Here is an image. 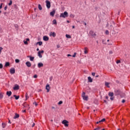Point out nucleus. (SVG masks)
I'll use <instances>...</instances> for the list:
<instances>
[{"label": "nucleus", "mask_w": 130, "mask_h": 130, "mask_svg": "<svg viewBox=\"0 0 130 130\" xmlns=\"http://www.w3.org/2000/svg\"><path fill=\"white\" fill-rule=\"evenodd\" d=\"M44 53V51L43 50L39 51L38 52V56H39V57H40V58H42V55H41V54Z\"/></svg>", "instance_id": "obj_3"}, {"label": "nucleus", "mask_w": 130, "mask_h": 130, "mask_svg": "<svg viewBox=\"0 0 130 130\" xmlns=\"http://www.w3.org/2000/svg\"><path fill=\"white\" fill-rule=\"evenodd\" d=\"M37 51H39V48L37 49Z\"/></svg>", "instance_id": "obj_62"}, {"label": "nucleus", "mask_w": 130, "mask_h": 130, "mask_svg": "<svg viewBox=\"0 0 130 130\" xmlns=\"http://www.w3.org/2000/svg\"><path fill=\"white\" fill-rule=\"evenodd\" d=\"M106 35H108L109 34V31L108 30H106Z\"/></svg>", "instance_id": "obj_37"}, {"label": "nucleus", "mask_w": 130, "mask_h": 130, "mask_svg": "<svg viewBox=\"0 0 130 130\" xmlns=\"http://www.w3.org/2000/svg\"><path fill=\"white\" fill-rule=\"evenodd\" d=\"M113 92H109V96H110V97H113Z\"/></svg>", "instance_id": "obj_23"}, {"label": "nucleus", "mask_w": 130, "mask_h": 130, "mask_svg": "<svg viewBox=\"0 0 130 130\" xmlns=\"http://www.w3.org/2000/svg\"><path fill=\"white\" fill-rule=\"evenodd\" d=\"M25 40H26V41H30V39H25Z\"/></svg>", "instance_id": "obj_51"}, {"label": "nucleus", "mask_w": 130, "mask_h": 130, "mask_svg": "<svg viewBox=\"0 0 130 130\" xmlns=\"http://www.w3.org/2000/svg\"><path fill=\"white\" fill-rule=\"evenodd\" d=\"M50 80L52 81V77H51L50 78Z\"/></svg>", "instance_id": "obj_56"}, {"label": "nucleus", "mask_w": 130, "mask_h": 130, "mask_svg": "<svg viewBox=\"0 0 130 130\" xmlns=\"http://www.w3.org/2000/svg\"><path fill=\"white\" fill-rule=\"evenodd\" d=\"M104 101L105 103H107V101H106L105 100H104Z\"/></svg>", "instance_id": "obj_59"}, {"label": "nucleus", "mask_w": 130, "mask_h": 130, "mask_svg": "<svg viewBox=\"0 0 130 130\" xmlns=\"http://www.w3.org/2000/svg\"><path fill=\"white\" fill-rule=\"evenodd\" d=\"M57 24V22H56V20L54 19L53 20V25H56Z\"/></svg>", "instance_id": "obj_24"}, {"label": "nucleus", "mask_w": 130, "mask_h": 130, "mask_svg": "<svg viewBox=\"0 0 130 130\" xmlns=\"http://www.w3.org/2000/svg\"><path fill=\"white\" fill-rule=\"evenodd\" d=\"M98 123H100V121H99L96 122V124H98Z\"/></svg>", "instance_id": "obj_58"}, {"label": "nucleus", "mask_w": 130, "mask_h": 130, "mask_svg": "<svg viewBox=\"0 0 130 130\" xmlns=\"http://www.w3.org/2000/svg\"><path fill=\"white\" fill-rule=\"evenodd\" d=\"M66 37H67V38H72V37H71V36H70V35H68V34H67V35H66Z\"/></svg>", "instance_id": "obj_30"}, {"label": "nucleus", "mask_w": 130, "mask_h": 130, "mask_svg": "<svg viewBox=\"0 0 130 130\" xmlns=\"http://www.w3.org/2000/svg\"><path fill=\"white\" fill-rule=\"evenodd\" d=\"M49 36H53V37H55L56 36V34L54 32H51L49 34Z\"/></svg>", "instance_id": "obj_9"}, {"label": "nucleus", "mask_w": 130, "mask_h": 130, "mask_svg": "<svg viewBox=\"0 0 130 130\" xmlns=\"http://www.w3.org/2000/svg\"><path fill=\"white\" fill-rule=\"evenodd\" d=\"M88 81L90 82V83H92V82H93V79H92L91 77H88Z\"/></svg>", "instance_id": "obj_17"}, {"label": "nucleus", "mask_w": 130, "mask_h": 130, "mask_svg": "<svg viewBox=\"0 0 130 130\" xmlns=\"http://www.w3.org/2000/svg\"><path fill=\"white\" fill-rule=\"evenodd\" d=\"M89 34H90V35H92L93 36V35H95V34H94V32H93V31L91 30L89 32Z\"/></svg>", "instance_id": "obj_26"}, {"label": "nucleus", "mask_w": 130, "mask_h": 130, "mask_svg": "<svg viewBox=\"0 0 130 130\" xmlns=\"http://www.w3.org/2000/svg\"><path fill=\"white\" fill-rule=\"evenodd\" d=\"M100 128H101V127H98L95 128L94 129V130H98V129H100Z\"/></svg>", "instance_id": "obj_41"}, {"label": "nucleus", "mask_w": 130, "mask_h": 130, "mask_svg": "<svg viewBox=\"0 0 130 130\" xmlns=\"http://www.w3.org/2000/svg\"><path fill=\"white\" fill-rule=\"evenodd\" d=\"M62 123L64 125V126H69V121L66 120H63L62 122Z\"/></svg>", "instance_id": "obj_4"}, {"label": "nucleus", "mask_w": 130, "mask_h": 130, "mask_svg": "<svg viewBox=\"0 0 130 130\" xmlns=\"http://www.w3.org/2000/svg\"><path fill=\"white\" fill-rule=\"evenodd\" d=\"M104 121H105V118H103L101 120H100V122H104Z\"/></svg>", "instance_id": "obj_31"}, {"label": "nucleus", "mask_w": 130, "mask_h": 130, "mask_svg": "<svg viewBox=\"0 0 130 130\" xmlns=\"http://www.w3.org/2000/svg\"><path fill=\"white\" fill-rule=\"evenodd\" d=\"M25 100H27L28 98H29V96H28V93H25Z\"/></svg>", "instance_id": "obj_28"}, {"label": "nucleus", "mask_w": 130, "mask_h": 130, "mask_svg": "<svg viewBox=\"0 0 130 130\" xmlns=\"http://www.w3.org/2000/svg\"><path fill=\"white\" fill-rule=\"evenodd\" d=\"M46 89L47 92H49V89H50V87H49V85L48 84L46 85Z\"/></svg>", "instance_id": "obj_14"}, {"label": "nucleus", "mask_w": 130, "mask_h": 130, "mask_svg": "<svg viewBox=\"0 0 130 130\" xmlns=\"http://www.w3.org/2000/svg\"><path fill=\"white\" fill-rule=\"evenodd\" d=\"M76 54H77V53H74V55H72L73 57H76Z\"/></svg>", "instance_id": "obj_39"}, {"label": "nucleus", "mask_w": 130, "mask_h": 130, "mask_svg": "<svg viewBox=\"0 0 130 130\" xmlns=\"http://www.w3.org/2000/svg\"><path fill=\"white\" fill-rule=\"evenodd\" d=\"M22 112H26V110H23Z\"/></svg>", "instance_id": "obj_63"}, {"label": "nucleus", "mask_w": 130, "mask_h": 130, "mask_svg": "<svg viewBox=\"0 0 130 130\" xmlns=\"http://www.w3.org/2000/svg\"><path fill=\"white\" fill-rule=\"evenodd\" d=\"M72 28H73V29H75V26L73 25V26H72Z\"/></svg>", "instance_id": "obj_61"}, {"label": "nucleus", "mask_w": 130, "mask_h": 130, "mask_svg": "<svg viewBox=\"0 0 130 130\" xmlns=\"http://www.w3.org/2000/svg\"><path fill=\"white\" fill-rule=\"evenodd\" d=\"M37 44H39V45L40 46H41V45H42V44H43V43H42V42L40 41V42H37Z\"/></svg>", "instance_id": "obj_22"}, {"label": "nucleus", "mask_w": 130, "mask_h": 130, "mask_svg": "<svg viewBox=\"0 0 130 130\" xmlns=\"http://www.w3.org/2000/svg\"><path fill=\"white\" fill-rule=\"evenodd\" d=\"M4 97V95L3 94L0 93V99H3V98Z\"/></svg>", "instance_id": "obj_34"}, {"label": "nucleus", "mask_w": 130, "mask_h": 130, "mask_svg": "<svg viewBox=\"0 0 130 130\" xmlns=\"http://www.w3.org/2000/svg\"><path fill=\"white\" fill-rule=\"evenodd\" d=\"M68 17H69V13H68L67 11L64 12L63 13H61L60 15V18H67Z\"/></svg>", "instance_id": "obj_1"}, {"label": "nucleus", "mask_w": 130, "mask_h": 130, "mask_svg": "<svg viewBox=\"0 0 130 130\" xmlns=\"http://www.w3.org/2000/svg\"><path fill=\"white\" fill-rule=\"evenodd\" d=\"M82 97L83 100H85V101H88V95H86V93H85V92H82Z\"/></svg>", "instance_id": "obj_2"}, {"label": "nucleus", "mask_w": 130, "mask_h": 130, "mask_svg": "<svg viewBox=\"0 0 130 130\" xmlns=\"http://www.w3.org/2000/svg\"><path fill=\"white\" fill-rule=\"evenodd\" d=\"M38 8H39V9L41 11V10H42V7H41V5H40V4H39L38 5Z\"/></svg>", "instance_id": "obj_25"}, {"label": "nucleus", "mask_w": 130, "mask_h": 130, "mask_svg": "<svg viewBox=\"0 0 130 130\" xmlns=\"http://www.w3.org/2000/svg\"><path fill=\"white\" fill-rule=\"evenodd\" d=\"M13 5V1L10 0V3L8 4V6H12Z\"/></svg>", "instance_id": "obj_27"}, {"label": "nucleus", "mask_w": 130, "mask_h": 130, "mask_svg": "<svg viewBox=\"0 0 130 130\" xmlns=\"http://www.w3.org/2000/svg\"><path fill=\"white\" fill-rule=\"evenodd\" d=\"M15 62L16 63H18L20 62V60H19L18 59H15Z\"/></svg>", "instance_id": "obj_32"}, {"label": "nucleus", "mask_w": 130, "mask_h": 130, "mask_svg": "<svg viewBox=\"0 0 130 130\" xmlns=\"http://www.w3.org/2000/svg\"><path fill=\"white\" fill-rule=\"evenodd\" d=\"M34 104H35L36 106H37V105H38V104L36 102L34 103Z\"/></svg>", "instance_id": "obj_46"}, {"label": "nucleus", "mask_w": 130, "mask_h": 130, "mask_svg": "<svg viewBox=\"0 0 130 130\" xmlns=\"http://www.w3.org/2000/svg\"><path fill=\"white\" fill-rule=\"evenodd\" d=\"M84 53L85 54H87V53H88V49L87 48H84Z\"/></svg>", "instance_id": "obj_20"}, {"label": "nucleus", "mask_w": 130, "mask_h": 130, "mask_svg": "<svg viewBox=\"0 0 130 130\" xmlns=\"http://www.w3.org/2000/svg\"><path fill=\"white\" fill-rule=\"evenodd\" d=\"M3 68V64L0 63V69H2Z\"/></svg>", "instance_id": "obj_47"}, {"label": "nucleus", "mask_w": 130, "mask_h": 130, "mask_svg": "<svg viewBox=\"0 0 130 130\" xmlns=\"http://www.w3.org/2000/svg\"><path fill=\"white\" fill-rule=\"evenodd\" d=\"M20 117V115L17 113L15 114L14 117H13L14 119H16V118H19Z\"/></svg>", "instance_id": "obj_12"}, {"label": "nucleus", "mask_w": 130, "mask_h": 130, "mask_svg": "<svg viewBox=\"0 0 130 130\" xmlns=\"http://www.w3.org/2000/svg\"><path fill=\"white\" fill-rule=\"evenodd\" d=\"M106 99H108V96H106Z\"/></svg>", "instance_id": "obj_64"}, {"label": "nucleus", "mask_w": 130, "mask_h": 130, "mask_svg": "<svg viewBox=\"0 0 130 130\" xmlns=\"http://www.w3.org/2000/svg\"><path fill=\"white\" fill-rule=\"evenodd\" d=\"M42 67H43V64L41 62H39L38 64V68H42Z\"/></svg>", "instance_id": "obj_15"}, {"label": "nucleus", "mask_w": 130, "mask_h": 130, "mask_svg": "<svg viewBox=\"0 0 130 130\" xmlns=\"http://www.w3.org/2000/svg\"><path fill=\"white\" fill-rule=\"evenodd\" d=\"M3 47H0V54L2 53V50H3Z\"/></svg>", "instance_id": "obj_38"}, {"label": "nucleus", "mask_w": 130, "mask_h": 130, "mask_svg": "<svg viewBox=\"0 0 130 130\" xmlns=\"http://www.w3.org/2000/svg\"><path fill=\"white\" fill-rule=\"evenodd\" d=\"M55 108L54 107H52V109H55Z\"/></svg>", "instance_id": "obj_60"}, {"label": "nucleus", "mask_w": 130, "mask_h": 130, "mask_svg": "<svg viewBox=\"0 0 130 130\" xmlns=\"http://www.w3.org/2000/svg\"><path fill=\"white\" fill-rule=\"evenodd\" d=\"M46 7L47 9H50L51 5H50V2L48 1H46Z\"/></svg>", "instance_id": "obj_5"}, {"label": "nucleus", "mask_w": 130, "mask_h": 130, "mask_svg": "<svg viewBox=\"0 0 130 130\" xmlns=\"http://www.w3.org/2000/svg\"><path fill=\"white\" fill-rule=\"evenodd\" d=\"M70 17H71V18H74L75 17V15H74L73 14H71L70 15Z\"/></svg>", "instance_id": "obj_44"}, {"label": "nucleus", "mask_w": 130, "mask_h": 130, "mask_svg": "<svg viewBox=\"0 0 130 130\" xmlns=\"http://www.w3.org/2000/svg\"><path fill=\"white\" fill-rule=\"evenodd\" d=\"M124 102H125V100H123L122 101V103H124Z\"/></svg>", "instance_id": "obj_52"}, {"label": "nucleus", "mask_w": 130, "mask_h": 130, "mask_svg": "<svg viewBox=\"0 0 130 130\" xmlns=\"http://www.w3.org/2000/svg\"><path fill=\"white\" fill-rule=\"evenodd\" d=\"M62 103V101H59L58 103L59 105H60Z\"/></svg>", "instance_id": "obj_40"}, {"label": "nucleus", "mask_w": 130, "mask_h": 130, "mask_svg": "<svg viewBox=\"0 0 130 130\" xmlns=\"http://www.w3.org/2000/svg\"><path fill=\"white\" fill-rule=\"evenodd\" d=\"M55 14V10H53V11L51 12L50 13V16H52V17H53L54 15Z\"/></svg>", "instance_id": "obj_11"}, {"label": "nucleus", "mask_w": 130, "mask_h": 130, "mask_svg": "<svg viewBox=\"0 0 130 130\" xmlns=\"http://www.w3.org/2000/svg\"><path fill=\"white\" fill-rule=\"evenodd\" d=\"M109 82H105V86L107 87L108 88H110V86H109Z\"/></svg>", "instance_id": "obj_18"}, {"label": "nucleus", "mask_w": 130, "mask_h": 130, "mask_svg": "<svg viewBox=\"0 0 130 130\" xmlns=\"http://www.w3.org/2000/svg\"><path fill=\"white\" fill-rule=\"evenodd\" d=\"M91 75H92V76H93V77L95 76V73H94V72H93V73H91Z\"/></svg>", "instance_id": "obj_48"}, {"label": "nucleus", "mask_w": 130, "mask_h": 130, "mask_svg": "<svg viewBox=\"0 0 130 130\" xmlns=\"http://www.w3.org/2000/svg\"><path fill=\"white\" fill-rule=\"evenodd\" d=\"M7 6H6L5 8H4V10L6 11V10H7Z\"/></svg>", "instance_id": "obj_54"}, {"label": "nucleus", "mask_w": 130, "mask_h": 130, "mask_svg": "<svg viewBox=\"0 0 130 130\" xmlns=\"http://www.w3.org/2000/svg\"><path fill=\"white\" fill-rule=\"evenodd\" d=\"M109 53L110 54H112L113 53V52L112 51H109Z\"/></svg>", "instance_id": "obj_45"}, {"label": "nucleus", "mask_w": 130, "mask_h": 130, "mask_svg": "<svg viewBox=\"0 0 130 130\" xmlns=\"http://www.w3.org/2000/svg\"><path fill=\"white\" fill-rule=\"evenodd\" d=\"M116 63H120V60H117Z\"/></svg>", "instance_id": "obj_42"}, {"label": "nucleus", "mask_w": 130, "mask_h": 130, "mask_svg": "<svg viewBox=\"0 0 130 130\" xmlns=\"http://www.w3.org/2000/svg\"><path fill=\"white\" fill-rule=\"evenodd\" d=\"M24 44L27 45L28 44V42L26 41H23Z\"/></svg>", "instance_id": "obj_36"}, {"label": "nucleus", "mask_w": 130, "mask_h": 130, "mask_svg": "<svg viewBox=\"0 0 130 130\" xmlns=\"http://www.w3.org/2000/svg\"><path fill=\"white\" fill-rule=\"evenodd\" d=\"M2 127H3V128H5V127H6V124L3 123H2Z\"/></svg>", "instance_id": "obj_33"}, {"label": "nucleus", "mask_w": 130, "mask_h": 130, "mask_svg": "<svg viewBox=\"0 0 130 130\" xmlns=\"http://www.w3.org/2000/svg\"><path fill=\"white\" fill-rule=\"evenodd\" d=\"M2 8H3V4H1V6H0V9H2Z\"/></svg>", "instance_id": "obj_50"}, {"label": "nucleus", "mask_w": 130, "mask_h": 130, "mask_svg": "<svg viewBox=\"0 0 130 130\" xmlns=\"http://www.w3.org/2000/svg\"><path fill=\"white\" fill-rule=\"evenodd\" d=\"M43 39L44 41H48V40H49V38L47 36H44Z\"/></svg>", "instance_id": "obj_7"}, {"label": "nucleus", "mask_w": 130, "mask_h": 130, "mask_svg": "<svg viewBox=\"0 0 130 130\" xmlns=\"http://www.w3.org/2000/svg\"><path fill=\"white\" fill-rule=\"evenodd\" d=\"M67 56H68V57H69V56H72V55L69 54L67 55Z\"/></svg>", "instance_id": "obj_55"}, {"label": "nucleus", "mask_w": 130, "mask_h": 130, "mask_svg": "<svg viewBox=\"0 0 130 130\" xmlns=\"http://www.w3.org/2000/svg\"><path fill=\"white\" fill-rule=\"evenodd\" d=\"M10 74H12V75L15 74L16 73V70H15V68H12L10 70Z\"/></svg>", "instance_id": "obj_6"}, {"label": "nucleus", "mask_w": 130, "mask_h": 130, "mask_svg": "<svg viewBox=\"0 0 130 130\" xmlns=\"http://www.w3.org/2000/svg\"><path fill=\"white\" fill-rule=\"evenodd\" d=\"M19 89H20V87L17 84H16L13 87V90H19Z\"/></svg>", "instance_id": "obj_8"}, {"label": "nucleus", "mask_w": 130, "mask_h": 130, "mask_svg": "<svg viewBox=\"0 0 130 130\" xmlns=\"http://www.w3.org/2000/svg\"><path fill=\"white\" fill-rule=\"evenodd\" d=\"M35 126V123H33L32 125V127H34Z\"/></svg>", "instance_id": "obj_53"}, {"label": "nucleus", "mask_w": 130, "mask_h": 130, "mask_svg": "<svg viewBox=\"0 0 130 130\" xmlns=\"http://www.w3.org/2000/svg\"><path fill=\"white\" fill-rule=\"evenodd\" d=\"M14 27L16 28V29H18V28H19V26L17 24H15Z\"/></svg>", "instance_id": "obj_35"}, {"label": "nucleus", "mask_w": 130, "mask_h": 130, "mask_svg": "<svg viewBox=\"0 0 130 130\" xmlns=\"http://www.w3.org/2000/svg\"><path fill=\"white\" fill-rule=\"evenodd\" d=\"M13 96H14V97H15L16 100H18V99H19V98H20L19 95L17 96L16 95H14Z\"/></svg>", "instance_id": "obj_21"}, {"label": "nucleus", "mask_w": 130, "mask_h": 130, "mask_svg": "<svg viewBox=\"0 0 130 130\" xmlns=\"http://www.w3.org/2000/svg\"><path fill=\"white\" fill-rule=\"evenodd\" d=\"M37 75H35L34 76V78H35V79H37Z\"/></svg>", "instance_id": "obj_43"}, {"label": "nucleus", "mask_w": 130, "mask_h": 130, "mask_svg": "<svg viewBox=\"0 0 130 130\" xmlns=\"http://www.w3.org/2000/svg\"><path fill=\"white\" fill-rule=\"evenodd\" d=\"M110 99H111V100L113 101L114 98L112 96H111Z\"/></svg>", "instance_id": "obj_49"}, {"label": "nucleus", "mask_w": 130, "mask_h": 130, "mask_svg": "<svg viewBox=\"0 0 130 130\" xmlns=\"http://www.w3.org/2000/svg\"><path fill=\"white\" fill-rule=\"evenodd\" d=\"M10 66V62H7L5 64V67H9Z\"/></svg>", "instance_id": "obj_29"}, {"label": "nucleus", "mask_w": 130, "mask_h": 130, "mask_svg": "<svg viewBox=\"0 0 130 130\" xmlns=\"http://www.w3.org/2000/svg\"><path fill=\"white\" fill-rule=\"evenodd\" d=\"M7 95H8L9 97H10V96H11V95H12V91H7Z\"/></svg>", "instance_id": "obj_16"}, {"label": "nucleus", "mask_w": 130, "mask_h": 130, "mask_svg": "<svg viewBox=\"0 0 130 130\" xmlns=\"http://www.w3.org/2000/svg\"><path fill=\"white\" fill-rule=\"evenodd\" d=\"M115 95H119L120 94V91L118 90V89L115 90Z\"/></svg>", "instance_id": "obj_10"}, {"label": "nucleus", "mask_w": 130, "mask_h": 130, "mask_svg": "<svg viewBox=\"0 0 130 130\" xmlns=\"http://www.w3.org/2000/svg\"><path fill=\"white\" fill-rule=\"evenodd\" d=\"M57 48H59V47H60V46L58 45H57Z\"/></svg>", "instance_id": "obj_57"}, {"label": "nucleus", "mask_w": 130, "mask_h": 130, "mask_svg": "<svg viewBox=\"0 0 130 130\" xmlns=\"http://www.w3.org/2000/svg\"><path fill=\"white\" fill-rule=\"evenodd\" d=\"M26 66H27L28 68H30L31 67V62L30 61H27L25 63Z\"/></svg>", "instance_id": "obj_13"}, {"label": "nucleus", "mask_w": 130, "mask_h": 130, "mask_svg": "<svg viewBox=\"0 0 130 130\" xmlns=\"http://www.w3.org/2000/svg\"><path fill=\"white\" fill-rule=\"evenodd\" d=\"M29 59H30V61H33L34 60V57L29 56Z\"/></svg>", "instance_id": "obj_19"}]
</instances>
